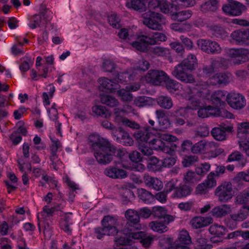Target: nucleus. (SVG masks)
I'll use <instances>...</instances> for the list:
<instances>
[{"label": "nucleus", "instance_id": "obj_1", "mask_svg": "<svg viewBox=\"0 0 249 249\" xmlns=\"http://www.w3.org/2000/svg\"><path fill=\"white\" fill-rule=\"evenodd\" d=\"M89 141L90 147L94 152V157L99 163L107 164L112 160V152L115 148L108 141L98 134L90 135Z\"/></svg>", "mask_w": 249, "mask_h": 249}, {"label": "nucleus", "instance_id": "obj_2", "mask_svg": "<svg viewBox=\"0 0 249 249\" xmlns=\"http://www.w3.org/2000/svg\"><path fill=\"white\" fill-rule=\"evenodd\" d=\"M196 55L190 54L181 63L175 67L172 73L177 79L185 83H192L194 81L193 76L188 74L187 71L192 70L197 66Z\"/></svg>", "mask_w": 249, "mask_h": 249}, {"label": "nucleus", "instance_id": "obj_3", "mask_svg": "<svg viewBox=\"0 0 249 249\" xmlns=\"http://www.w3.org/2000/svg\"><path fill=\"white\" fill-rule=\"evenodd\" d=\"M158 138H152L149 142L150 146L157 151L172 155L176 150L177 145L171 142L178 140L176 137L167 133H158Z\"/></svg>", "mask_w": 249, "mask_h": 249}, {"label": "nucleus", "instance_id": "obj_4", "mask_svg": "<svg viewBox=\"0 0 249 249\" xmlns=\"http://www.w3.org/2000/svg\"><path fill=\"white\" fill-rule=\"evenodd\" d=\"M134 137L139 141L138 149L145 156L151 155L153 153V149L151 146H147V142L150 139L154 137L153 134L149 132L148 127H144L142 130H140L134 134Z\"/></svg>", "mask_w": 249, "mask_h": 249}, {"label": "nucleus", "instance_id": "obj_5", "mask_svg": "<svg viewBox=\"0 0 249 249\" xmlns=\"http://www.w3.org/2000/svg\"><path fill=\"white\" fill-rule=\"evenodd\" d=\"M117 221L116 218L110 215L104 217L102 220L103 228L95 229V232L98 239H101L104 235H115L118 230L116 228Z\"/></svg>", "mask_w": 249, "mask_h": 249}, {"label": "nucleus", "instance_id": "obj_6", "mask_svg": "<svg viewBox=\"0 0 249 249\" xmlns=\"http://www.w3.org/2000/svg\"><path fill=\"white\" fill-rule=\"evenodd\" d=\"M142 22L149 28L160 30L162 28L163 16L157 12L148 10L142 14Z\"/></svg>", "mask_w": 249, "mask_h": 249}, {"label": "nucleus", "instance_id": "obj_7", "mask_svg": "<svg viewBox=\"0 0 249 249\" xmlns=\"http://www.w3.org/2000/svg\"><path fill=\"white\" fill-rule=\"evenodd\" d=\"M215 195L218 197V200L221 203L229 202L233 196L231 183L230 182H224L218 186L215 189Z\"/></svg>", "mask_w": 249, "mask_h": 249}, {"label": "nucleus", "instance_id": "obj_8", "mask_svg": "<svg viewBox=\"0 0 249 249\" xmlns=\"http://www.w3.org/2000/svg\"><path fill=\"white\" fill-rule=\"evenodd\" d=\"M222 9L226 15L232 16H240L247 10L245 5L234 0H227V2L223 5Z\"/></svg>", "mask_w": 249, "mask_h": 249}, {"label": "nucleus", "instance_id": "obj_9", "mask_svg": "<svg viewBox=\"0 0 249 249\" xmlns=\"http://www.w3.org/2000/svg\"><path fill=\"white\" fill-rule=\"evenodd\" d=\"M125 215L128 222L122 230L124 233H128V228H131L130 231L141 229L142 227L139 223L140 218L138 212L129 209L126 211Z\"/></svg>", "mask_w": 249, "mask_h": 249}, {"label": "nucleus", "instance_id": "obj_10", "mask_svg": "<svg viewBox=\"0 0 249 249\" xmlns=\"http://www.w3.org/2000/svg\"><path fill=\"white\" fill-rule=\"evenodd\" d=\"M197 44L200 50L208 54H219L222 51L218 43L210 39H199L197 41Z\"/></svg>", "mask_w": 249, "mask_h": 249}, {"label": "nucleus", "instance_id": "obj_11", "mask_svg": "<svg viewBox=\"0 0 249 249\" xmlns=\"http://www.w3.org/2000/svg\"><path fill=\"white\" fill-rule=\"evenodd\" d=\"M167 78V74L162 71L152 70L148 71L145 76L147 83L155 86L160 85Z\"/></svg>", "mask_w": 249, "mask_h": 249}, {"label": "nucleus", "instance_id": "obj_12", "mask_svg": "<svg viewBox=\"0 0 249 249\" xmlns=\"http://www.w3.org/2000/svg\"><path fill=\"white\" fill-rule=\"evenodd\" d=\"M98 82L99 84V89L102 91L107 93L115 92H117V93H123L120 90V86L118 84L106 77L100 78Z\"/></svg>", "mask_w": 249, "mask_h": 249}, {"label": "nucleus", "instance_id": "obj_13", "mask_svg": "<svg viewBox=\"0 0 249 249\" xmlns=\"http://www.w3.org/2000/svg\"><path fill=\"white\" fill-rule=\"evenodd\" d=\"M47 12V9L45 7V5L41 4L40 8V14H36L31 17L30 22L28 24V26L32 29L41 27L43 24V20L47 21L49 20Z\"/></svg>", "mask_w": 249, "mask_h": 249}, {"label": "nucleus", "instance_id": "obj_14", "mask_svg": "<svg viewBox=\"0 0 249 249\" xmlns=\"http://www.w3.org/2000/svg\"><path fill=\"white\" fill-rule=\"evenodd\" d=\"M230 36L238 45H249V29H237L233 31Z\"/></svg>", "mask_w": 249, "mask_h": 249}, {"label": "nucleus", "instance_id": "obj_15", "mask_svg": "<svg viewBox=\"0 0 249 249\" xmlns=\"http://www.w3.org/2000/svg\"><path fill=\"white\" fill-rule=\"evenodd\" d=\"M155 4L154 8H159L160 11L165 14H169L171 17L174 11H177V6L171 4L166 0H152L150 4Z\"/></svg>", "mask_w": 249, "mask_h": 249}, {"label": "nucleus", "instance_id": "obj_16", "mask_svg": "<svg viewBox=\"0 0 249 249\" xmlns=\"http://www.w3.org/2000/svg\"><path fill=\"white\" fill-rule=\"evenodd\" d=\"M227 103L232 108L240 109L246 105V100L242 94H228Z\"/></svg>", "mask_w": 249, "mask_h": 249}, {"label": "nucleus", "instance_id": "obj_17", "mask_svg": "<svg viewBox=\"0 0 249 249\" xmlns=\"http://www.w3.org/2000/svg\"><path fill=\"white\" fill-rule=\"evenodd\" d=\"M233 127L230 125H226L224 124H221L219 127H214L211 131L213 137L217 141H224L226 139V132H231Z\"/></svg>", "mask_w": 249, "mask_h": 249}, {"label": "nucleus", "instance_id": "obj_18", "mask_svg": "<svg viewBox=\"0 0 249 249\" xmlns=\"http://www.w3.org/2000/svg\"><path fill=\"white\" fill-rule=\"evenodd\" d=\"M143 181L146 187L156 191H160L163 188V183L160 180L147 174L143 175Z\"/></svg>", "mask_w": 249, "mask_h": 249}, {"label": "nucleus", "instance_id": "obj_19", "mask_svg": "<svg viewBox=\"0 0 249 249\" xmlns=\"http://www.w3.org/2000/svg\"><path fill=\"white\" fill-rule=\"evenodd\" d=\"M152 215L158 220H165L166 224H169L173 221L174 218L173 216L168 214L166 210L162 207H154L152 208Z\"/></svg>", "mask_w": 249, "mask_h": 249}, {"label": "nucleus", "instance_id": "obj_20", "mask_svg": "<svg viewBox=\"0 0 249 249\" xmlns=\"http://www.w3.org/2000/svg\"><path fill=\"white\" fill-rule=\"evenodd\" d=\"M231 213V206L229 204H223L213 208L211 211L212 215L221 218Z\"/></svg>", "mask_w": 249, "mask_h": 249}, {"label": "nucleus", "instance_id": "obj_21", "mask_svg": "<svg viewBox=\"0 0 249 249\" xmlns=\"http://www.w3.org/2000/svg\"><path fill=\"white\" fill-rule=\"evenodd\" d=\"M149 0H127L125 5L130 9L142 12L145 11Z\"/></svg>", "mask_w": 249, "mask_h": 249}, {"label": "nucleus", "instance_id": "obj_22", "mask_svg": "<svg viewBox=\"0 0 249 249\" xmlns=\"http://www.w3.org/2000/svg\"><path fill=\"white\" fill-rule=\"evenodd\" d=\"M213 221V218L210 217L198 216L193 218L190 223L194 228L198 229L209 225Z\"/></svg>", "mask_w": 249, "mask_h": 249}, {"label": "nucleus", "instance_id": "obj_23", "mask_svg": "<svg viewBox=\"0 0 249 249\" xmlns=\"http://www.w3.org/2000/svg\"><path fill=\"white\" fill-rule=\"evenodd\" d=\"M207 98L216 107H223L228 100V94H207Z\"/></svg>", "mask_w": 249, "mask_h": 249}, {"label": "nucleus", "instance_id": "obj_24", "mask_svg": "<svg viewBox=\"0 0 249 249\" xmlns=\"http://www.w3.org/2000/svg\"><path fill=\"white\" fill-rule=\"evenodd\" d=\"M144 37H147V36H140L138 38V41L132 43V47L140 52H145L147 51L150 44L148 39L144 38Z\"/></svg>", "mask_w": 249, "mask_h": 249}, {"label": "nucleus", "instance_id": "obj_25", "mask_svg": "<svg viewBox=\"0 0 249 249\" xmlns=\"http://www.w3.org/2000/svg\"><path fill=\"white\" fill-rule=\"evenodd\" d=\"M104 173L106 176L113 178H123L127 176L125 171L115 167H110L106 169L104 171Z\"/></svg>", "mask_w": 249, "mask_h": 249}, {"label": "nucleus", "instance_id": "obj_26", "mask_svg": "<svg viewBox=\"0 0 249 249\" xmlns=\"http://www.w3.org/2000/svg\"><path fill=\"white\" fill-rule=\"evenodd\" d=\"M168 224L165 223V220H157L149 223V226L154 231L163 233L168 231L167 225Z\"/></svg>", "mask_w": 249, "mask_h": 249}, {"label": "nucleus", "instance_id": "obj_27", "mask_svg": "<svg viewBox=\"0 0 249 249\" xmlns=\"http://www.w3.org/2000/svg\"><path fill=\"white\" fill-rule=\"evenodd\" d=\"M192 16V12L190 10H185L178 12L174 11L171 18L174 20L182 22L189 19Z\"/></svg>", "mask_w": 249, "mask_h": 249}, {"label": "nucleus", "instance_id": "obj_28", "mask_svg": "<svg viewBox=\"0 0 249 249\" xmlns=\"http://www.w3.org/2000/svg\"><path fill=\"white\" fill-rule=\"evenodd\" d=\"M147 167L149 171L155 172L160 171L162 168L161 162L154 156L149 158Z\"/></svg>", "mask_w": 249, "mask_h": 249}, {"label": "nucleus", "instance_id": "obj_29", "mask_svg": "<svg viewBox=\"0 0 249 249\" xmlns=\"http://www.w3.org/2000/svg\"><path fill=\"white\" fill-rule=\"evenodd\" d=\"M148 39L149 43L151 45H155L159 42L165 41L167 39V37L165 34L160 32H154L152 34L147 36V37H144V38Z\"/></svg>", "mask_w": 249, "mask_h": 249}, {"label": "nucleus", "instance_id": "obj_30", "mask_svg": "<svg viewBox=\"0 0 249 249\" xmlns=\"http://www.w3.org/2000/svg\"><path fill=\"white\" fill-rule=\"evenodd\" d=\"M231 77V74L230 72H220L215 74L213 79L219 85H226L230 82Z\"/></svg>", "mask_w": 249, "mask_h": 249}, {"label": "nucleus", "instance_id": "obj_31", "mask_svg": "<svg viewBox=\"0 0 249 249\" xmlns=\"http://www.w3.org/2000/svg\"><path fill=\"white\" fill-rule=\"evenodd\" d=\"M120 134V136H117V139L123 143L125 145L130 146L133 143V141L128 133L124 130L121 127L117 130Z\"/></svg>", "mask_w": 249, "mask_h": 249}, {"label": "nucleus", "instance_id": "obj_32", "mask_svg": "<svg viewBox=\"0 0 249 249\" xmlns=\"http://www.w3.org/2000/svg\"><path fill=\"white\" fill-rule=\"evenodd\" d=\"M71 214V213L66 214L60 223L61 229L68 234L71 232V229L70 228V225L72 224Z\"/></svg>", "mask_w": 249, "mask_h": 249}, {"label": "nucleus", "instance_id": "obj_33", "mask_svg": "<svg viewBox=\"0 0 249 249\" xmlns=\"http://www.w3.org/2000/svg\"><path fill=\"white\" fill-rule=\"evenodd\" d=\"M134 103L137 106L142 107L145 106H152L155 104V101L151 97L142 96L136 98Z\"/></svg>", "mask_w": 249, "mask_h": 249}, {"label": "nucleus", "instance_id": "obj_34", "mask_svg": "<svg viewBox=\"0 0 249 249\" xmlns=\"http://www.w3.org/2000/svg\"><path fill=\"white\" fill-rule=\"evenodd\" d=\"M100 100L102 103L111 107L117 106L119 103L118 100L111 94H101Z\"/></svg>", "mask_w": 249, "mask_h": 249}, {"label": "nucleus", "instance_id": "obj_35", "mask_svg": "<svg viewBox=\"0 0 249 249\" xmlns=\"http://www.w3.org/2000/svg\"><path fill=\"white\" fill-rule=\"evenodd\" d=\"M191 193L190 188L187 185H182L179 187H177L175 192L173 194V198H181L185 197L189 195Z\"/></svg>", "mask_w": 249, "mask_h": 249}, {"label": "nucleus", "instance_id": "obj_36", "mask_svg": "<svg viewBox=\"0 0 249 249\" xmlns=\"http://www.w3.org/2000/svg\"><path fill=\"white\" fill-rule=\"evenodd\" d=\"M164 83L166 89L170 92L180 90L182 89L181 85L179 83L175 80L170 79L168 76Z\"/></svg>", "mask_w": 249, "mask_h": 249}, {"label": "nucleus", "instance_id": "obj_37", "mask_svg": "<svg viewBox=\"0 0 249 249\" xmlns=\"http://www.w3.org/2000/svg\"><path fill=\"white\" fill-rule=\"evenodd\" d=\"M213 35L217 38L224 39L228 37V33L222 27L217 25L213 26L211 28Z\"/></svg>", "mask_w": 249, "mask_h": 249}, {"label": "nucleus", "instance_id": "obj_38", "mask_svg": "<svg viewBox=\"0 0 249 249\" xmlns=\"http://www.w3.org/2000/svg\"><path fill=\"white\" fill-rule=\"evenodd\" d=\"M235 160L238 161L239 163L242 166H244L246 162V160L244 159L243 155L239 151H235L234 152L231 154L227 160V161L228 162H231Z\"/></svg>", "mask_w": 249, "mask_h": 249}, {"label": "nucleus", "instance_id": "obj_39", "mask_svg": "<svg viewBox=\"0 0 249 249\" xmlns=\"http://www.w3.org/2000/svg\"><path fill=\"white\" fill-rule=\"evenodd\" d=\"M157 102L160 107L165 109H170L173 106V102L171 99L167 96H160L157 98Z\"/></svg>", "mask_w": 249, "mask_h": 249}, {"label": "nucleus", "instance_id": "obj_40", "mask_svg": "<svg viewBox=\"0 0 249 249\" xmlns=\"http://www.w3.org/2000/svg\"><path fill=\"white\" fill-rule=\"evenodd\" d=\"M217 6V0H209L201 5V10L203 12L215 11Z\"/></svg>", "mask_w": 249, "mask_h": 249}, {"label": "nucleus", "instance_id": "obj_41", "mask_svg": "<svg viewBox=\"0 0 249 249\" xmlns=\"http://www.w3.org/2000/svg\"><path fill=\"white\" fill-rule=\"evenodd\" d=\"M92 110L96 115L105 118H109L111 116L110 113L106 109V107L101 105L93 107Z\"/></svg>", "mask_w": 249, "mask_h": 249}, {"label": "nucleus", "instance_id": "obj_42", "mask_svg": "<svg viewBox=\"0 0 249 249\" xmlns=\"http://www.w3.org/2000/svg\"><path fill=\"white\" fill-rule=\"evenodd\" d=\"M126 111L119 108H115L114 109V122L118 124H122L124 125V122L127 118L124 117L123 114L126 113Z\"/></svg>", "mask_w": 249, "mask_h": 249}, {"label": "nucleus", "instance_id": "obj_43", "mask_svg": "<svg viewBox=\"0 0 249 249\" xmlns=\"http://www.w3.org/2000/svg\"><path fill=\"white\" fill-rule=\"evenodd\" d=\"M138 196L144 203H148L150 202V200L153 198L151 193L145 190V189L141 188L138 190Z\"/></svg>", "mask_w": 249, "mask_h": 249}, {"label": "nucleus", "instance_id": "obj_44", "mask_svg": "<svg viewBox=\"0 0 249 249\" xmlns=\"http://www.w3.org/2000/svg\"><path fill=\"white\" fill-rule=\"evenodd\" d=\"M209 231L212 234L217 237H221L226 232V229L223 226L217 225H212L209 228Z\"/></svg>", "mask_w": 249, "mask_h": 249}, {"label": "nucleus", "instance_id": "obj_45", "mask_svg": "<svg viewBox=\"0 0 249 249\" xmlns=\"http://www.w3.org/2000/svg\"><path fill=\"white\" fill-rule=\"evenodd\" d=\"M178 240L180 244L177 243L176 245L179 244V245L185 246V245H189L192 242L189 233L185 230H182L180 232Z\"/></svg>", "mask_w": 249, "mask_h": 249}, {"label": "nucleus", "instance_id": "obj_46", "mask_svg": "<svg viewBox=\"0 0 249 249\" xmlns=\"http://www.w3.org/2000/svg\"><path fill=\"white\" fill-rule=\"evenodd\" d=\"M116 65L111 60L106 59L104 60L102 64V69L106 72H112V74L116 72Z\"/></svg>", "mask_w": 249, "mask_h": 249}, {"label": "nucleus", "instance_id": "obj_47", "mask_svg": "<svg viewBox=\"0 0 249 249\" xmlns=\"http://www.w3.org/2000/svg\"><path fill=\"white\" fill-rule=\"evenodd\" d=\"M186 98L188 100L189 103L192 105V107L196 108L200 107L201 103V98L199 94H188Z\"/></svg>", "mask_w": 249, "mask_h": 249}, {"label": "nucleus", "instance_id": "obj_48", "mask_svg": "<svg viewBox=\"0 0 249 249\" xmlns=\"http://www.w3.org/2000/svg\"><path fill=\"white\" fill-rule=\"evenodd\" d=\"M213 107L208 106L205 107L200 108L197 111L198 116L202 118L209 117L210 115H213Z\"/></svg>", "mask_w": 249, "mask_h": 249}, {"label": "nucleus", "instance_id": "obj_49", "mask_svg": "<svg viewBox=\"0 0 249 249\" xmlns=\"http://www.w3.org/2000/svg\"><path fill=\"white\" fill-rule=\"evenodd\" d=\"M114 76V81L116 82H127L130 79V75L127 72H118L116 71L113 73Z\"/></svg>", "mask_w": 249, "mask_h": 249}, {"label": "nucleus", "instance_id": "obj_50", "mask_svg": "<svg viewBox=\"0 0 249 249\" xmlns=\"http://www.w3.org/2000/svg\"><path fill=\"white\" fill-rule=\"evenodd\" d=\"M213 115L217 117H221L223 118H232L233 116L232 114L229 112L227 110H225L223 108L218 109L217 108H213Z\"/></svg>", "mask_w": 249, "mask_h": 249}, {"label": "nucleus", "instance_id": "obj_51", "mask_svg": "<svg viewBox=\"0 0 249 249\" xmlns=\"http://www.w3.org/2000/svg\"><path fill=\"white\" fill-rule=\"evenodd\" d=\"M212 64L215 66V69L223 68L227 69L228 67V60L224 58H220L218 59H212Z\"/></svg>", "mask_w": 249, "mask_h": 249}, {"label": "nucleus", "instance_id": "obj_52", "mask_svg": "<svg viewBox=\"0 0 249 249\" xmlns=\"http://www.w3.org/2000/svg\"><path fill=\"white\" fill-rule=\"evenodd\" d=\"M242 180L249 181V170L247 172H242L239 173L236 177L233 178V181L235 183H238Z\"/></svg>", "mask_w": 249, "mask_h": 249}, {"label": "nucleus", "instance_id": "obj_53", "mask_svg": "<svg viewBox=\"0 0 249 249\" xmlns=\"http://www.w3.org/2000/svg\"><path fill=\"white\" fill-rule=\"evenodd\" d=\"M108 21L109 24L113 28L119 29L121 27L120 20L115 14H113L108 16Z\"/></svg>", "mask_w": 249, "mask_h": 249}, {"label": "nucleus", "instance_id": "obj_54", "mask_svg": "<svg viewBox=\"0 0 249 249\" xmlns=\"http://www.w3.org/2000/svg\"><path fill=\"white\" fill-rule=\"evenodd\" d=\"M249 129V122H244L238 124L237 127V136L238 137H242V135L248 132Z\"/></svg>", "mask_w": 249, "mask_h": 249}, {"label": "nucleus", "instance_id": "obj_55", "mask_svg": "<svg viewBox=\"0 0 249 249\" xmlns=\"http://www.w3.org/2000/svg\"><path fill=\"white\" fill-rule=\"evenodd\" d=\"M33 62L30 58H26L21 60V63L19 68L22 71H27L32 65Z\"/></svg>", "mask_w": 249, "mask_h": 249}, {"label": "nucleus", "instance_id": "obj_56", "mask_svg": "<svg viewBox=\"0 0 249 249\" xmlns=\"http://www.w3.org/2000/svg\"><path fill=\"white\" fill-rule=\"evenodd\" d=\"M205 150L203 141H200L193 145L191 148V151L194 154L201 153Z\"/></svg>", "mask_w": 249, "mask_h": 249}, {"label": "nucleus", "instance_id": "obj_57", "mask_svg": "<svg viewBox=\"0 0 249 249\" xmlns=\"http://www.w3.org/2000/svg\"><path fill=\"white\" fill-rule=\"evenodd\" d=\"M210 164L208 163L201 164L200 166H198L196 169V173L198 175L203 176L207 173L210 168Z\"/></svg>", "mask_w": 249, "mask_h": 249}, {"label": "nucleus", "instance_id": "obj_58", "mask_svg": "<svg viewBox=\"0 0 249 249\" xmlns=\"http://www.w3.org/2000/svg\"><path fill=\"white\" fill-rule=\"evenodd\" d=\"M190 110V108L188 107H180L176 109L174 111V116L175 117H185L188 115V112Z\"/></svg>", "mask_w": 249, "mask_h": 249}, {"label": "nucleus", "instance_id": "obj_59", "mask_svg": "<svg viewBox=\"0 0 249 249\" xmlns=\"http://www.w3.org/2000/svg\"><path fill=\"white\" fill-rule=\"evenodd\" d=\"M131 228H128V232L127 233H124L125 235H128L130 237L135 239L141 240L144 237H145V234L142 231H137L135 232L136 230L130 231Z\"/></svg>", "mask_w": 249, "mask_h": 249}, {"label": "nucleus", "instance_id": "obj_60", "mask_svg": "<svg viewBox=\"0 0 249 249\" xmlns=\"http://www.w3.org/2000/svg\"><path fill=\"white\" fill-rule=\"evenodd\" d=\"M214 69H215V67L212 64V60L211 59V64L210 65L204 66L200 71V72H201V74L203 75V76H207L213 73Z\"/></svg>", "mask_w": 249, "mask_h": 249}, {"label": "nucleus", "instance_id": "obj_61", "mask_svg": "<svg viewBox=\"0 0 249 249\" xmlns=\"http://www.w3.org/2000/svg\"><path fill=\"white\" fill-rule=\"evenodd\" d=\"M196 174L192 171H188L184 176V181L186 184H190L194 183L196 180Z\"/></svg>", "mask_w": 249, "mask_h": 249}, {"label": "nucleus", "instance_id": "obj_62", "mask_svg": "<svg viewBox=\"0 0 249 249\" xmlns=\"http://www.w3.org/2000/svg\"><path fill=\"white\" fill-rule=\"evenodd\" d=\"M214 173L211 172L207 177V179L204 182L209 189L216 185V182L214 178Z\"/></svg>", "mask_w": 249, "mask_h": 249}, {"label": "nucleus", "instance_id": "obj_63", "mask_svg": "<svg viewBox=\"0 0 249 249\" xmlns=\"http://www.w3.org/2000/svg\"><path fill=\"white\" fill-rule=\"evenodd\" d=\"M197 160V157L195 156H187L183 159L182 163L184 167H189Z\"/></svg>", "mask_w": 249, "mask_h": 249}, {"label": "nucleus", "instance_id": "obj_64", "mask_svg": "<svg viewBox=\"0 0 249 249\" xmlns=\"http://www.w3.org/2000/svg\"><path fill=\"white\" fill-rule=\"evenodd\" d=\"M209 134V129L207 126H200L196 130V135L201 137H205Z\"/></svg>", "mask_w": 249, "mask_h": 249}]
</instances>
